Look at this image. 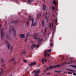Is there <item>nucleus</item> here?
<instances>
[{
	"mask_svg": "<svg viewBox=\"0 0 76 76\" xmlns=\"http://www.w3.org/2000/svg\"><path fill=\"white\" fill-rule=\"evenodd\" d=\"M12 29V31H13V35L15 37H16V30L15 28H14V27L13 26V25H11L10 26V28L9 31V33L10 34L11 32H10V31L11 29Z\"/></svg>",
	"mask_w": 76,
	"mask_h": 76,
	"instance_id": "obj_1",
	"label": "nucleus"
},
{
	"mask_svg": "<svg viewBox=\"0 0 76 76\" xmlns=\"http://www.w3.org/2000/svg\"><path fill=\"white\" fill-rule=\"evenodd\" d=\"M4 28H2L1 31V37L2 38H3V37L4 35V31H3Z\"/></svg>",
	"mask_w": 76,
	"mask_h": 76,
	"instance_id": "obj_2",
	"label": "nucleus"
},
{
	"mask_svg": "<svg viewBox=\"0 0 76 76\" xmlns=\"http://www.w3.org/2000/svg\"><path fill=\"white\" fill-rule=\"evenodd\" d=\"M67 63V62H66L62 64H58L57 65H56L55 67H60V66H63V65H64V64H66V63Z\"/></svg>",
	"mask_w": 76,
	"mask_h": 76,
	"instance_id": "obj_3",
	"label": "nucleus"
},
{
	"mask_svg": "<svg viewBox=\"0 0 76 76\" xmlns=\"http://www.w3.org/2000/svg\"><path fill=\"white\" fill-rule=\"evenodd\" d=\"M38 43L40 44V42H42L43 41L42 38L40 39V38H38L37 39Z\"/></svg>",
	"mask_w": 76,
	"mask_h": 76,
	"instance_id": "obj_4",
	"label": "nucleus"
},
{
	"mask_svg": "<svg viewBox=\"0 0 76 76\" xmlns=\"http://www.w3.org/2000/svg\"><path fill=\"white\" fill-rule=\"evenodd\" d=\"M40 72V70L39 69H37V71H34L33 73H35V74H37V73H39Z\"/></svg>",
	"mask_w": 76,
	"mask_h": 76,
	"instance_id": "obj_5",
	"label": "nucleus"
},
{
	"mask_svg": "<svg viewBox=\"0 0 76 76\" xmlns=\"http://www.w3.org/2000/svg\"><path fill=\"white\" fill-rule=\"evenodd\" d=\"M6 37L7 39H8L9 40H10L11 39V38L10 37L9 35L7 34L6 35Z\"/></svg>",
	"mask_w": 76,
	"mask_h": 76,
	"instance_id": "obj_6",
	"label": "nucleus"
},
{
	"mask_svg": "<svg viewBox=\"0 0 76 76\" xmlns=\"http://www.w3.org/2000/svg\"><path fill=\"white\" fill-rule=\"evenodd\" d=\"M37 25V23L34 22V23H33L31 24V26H36Z\"/></svg>",
	"mask_w": 76,
	"mask_h": 76,
	"instance_id": "obj_7",
	"label": "nucleus"
},
{
	"mask_svg": "<svg viewBox=\"0 0 76 76\" xmlns=\"http://www.w3.org/2000/svg\"><path fill=\"white\" fill-rule=\"evenodd\" d=\"M5 42L7 44V47H10V44H9V42L7 41V40H6Z\"/></svg>",
	"mask_w": 76,
	"mask_h": 76,
	"instance_id": "obj_8",
	"label": "nucleus"
},
{
	"mask_svg": "<svg viewBox=\"0 0 76 76\" xmlns=\"http://www.w3.org/2000/svg\"><path fill=\"white\" fill-rule=\"evenodd\" d=\"M35 64H36V62H32L29 64V66H34V65H35Z\"/></svg>",
	"mask_w": 76,
	"mask_h": 76,
	"instance_id": "obj_9",
	"label": "nucleus"
},
{
	"mask_svg": "<svg viewBox=\"0 0 76 76\" xmlns=\"http://www.w3.org/2000/svg\"><path fill=\"white\" fill-rule=\"evenodd\" d=\"M24 35H25V34H20V36L21 38H25V36Z\"/></svg>",
	"mask_w": 76,
	"mask_h": 76,
	"instance_id": "obj_10",
	"label": "nucleus"
},
{
	"mask_svg": "<svg viewBox=\"0 0 76 76\" xmlns=\"http://www.w3.org/2000/svg\"><path fill=\"white\" fill-rule=\"evenodd\" d=\"M48 53L46 50H45V53H44V56L45 57H47V54H48Z\"/></svg>",
	"mask_w": 76,
	"mask_h": 76,
	"instance_id": "obj_11",
	"label": "nucleus"
},
{
	"mask_svg": "<svg viewBox=\"0 0 76 76\" xmlns=\"http://www.w3.org/2000/svg\"><path fill=\"white\" fill-rule=\"evenodd\" d=\"M26 54V52L25 50H23V51H22V53H21L20 54Z\"/></svg>",
	"mask_w": 76,
	"mask_h": 76,
	"instance_id": "obj_12",
	"label": "nucleus"
},
{
	"mask_svg": "<svg viewBox=\"0 0 76 76\" xmlns=\"http://www.w3.org/2000/svg\"><path fill=\"white\" fill-rule=\"evenodd\" d=\"M53 68L54 69L56 68V67H55L54 66H50L49 67L50 70H51V69H53Z\"/></svg>",
	"mask_w": 76,
	"mask_h": 76,
	"instance_id": "obj_13",
	"label": "nucleus"
},
{
	"mask_svg": "<svg viewBox=\"0 0 76 76\" xmlns=\"http://www.w3.org/2000/svg\"><path fill=\"white\" fill-rule=\"evenodd\" d=\"M41 13L40 12L38 13L37 15L38 18H39V17H41Z\"/></svg>",
	"mask_w": 76,
	"mask_h": 76,
	"instance_id": "obj_14",
	"label": "nucleus"
},
{
	"mask_svg": "<svg viewBox=\"0 0 76 76\" xmlns=\"http://www.w3.org/2000/svg\"><path fill=\"white\" fill-rule=\"evenodd\" d=\"M17 22H18L17 20H13L12 21L11 23H17Z\"/></svg>",
	"mask_w": 76,
	"mask_h": 76,
	"instance_id": "obj_15",
	"label": "nucleus"
},
{
	"mask_svg": "<svg viewBox=\"0 0 76 76\" xmlns=\"http://www.w3.org/2000/svg\"><path fill=\"white\" fill-rule=\"evenodd\" d=\"M43 9H44V10H46V9H47V7L46 6V5H43Z\"/></svg>",
	"mask_w": 76,
	"mask_h": 76,
	"instance_id": "obj_16",
	"label": "nucleus"
},
{
	"mask_svg": "<svg viewBox=\"0 0 76 76\" xmlns=\"http://www.w3.org/2000/svg\"><path fill=\"white\" fill-rule=\"evenodd\" d=\"M47 12H46V13L45 14V15H46V16L45 17V19H46V20H48V18H47Z\"/></svg>",
	"mask_w": 76,
	"mask_h": 76,
	"instance_id": "obj_17",
	"label": "nucleus"
},
{
	"mask_svg": "<svg viewBox=\"0 0 76 76\" xmlns=\"http://www.w3.org/2000/svg\"><path fill=\"white\" fill-rule=\"evenodd\" d=\"M28 37V34H27L26 36V40L25 41V42H26V41H27Z\"/></svg>",
	"mask_w": 76,
	"mask_h": 76,
	"instance_id": "obj_18",
	"label": "nucleus"
},
{
	"mask_svg": "<svg viewBox=\"0 0 76 76\" xmlns=\"http://www.w3.org/2000/svg\"><path fill=\"white\" fill-rule=\"evenodd\" d=\"M69 66H72V67H75V68H76V66H75L73 65H69Z\"/></svg>",
	"mask_w": 76,
	"mask_h": 76,
	"instance_id": "obj_19",
	"label": "nucleus"
},
{
	"mask_svg": "<svg viewBox=\"0 0 76 76\" xmlns=\"http://www.w3.org/2000/svg\"><path fill=\"white\" fill-rule=\"evenodd\" d=\"M15 61V58H13L11 60H10V61Z\"/></svg>",
	"mask_w": 76,
	"mask_h": 76,
	"instance_id": "obj_20",
	"label": "nucleus"
},
{
	"mask_svg": "<svg viewBox=\"0 0 76 76\" xmlns=\"http://www.w3.org/2000/svg\"><path fill=\"white\" fill-rule=\"evenodd\" d=\"M53 3L55 4V5H56L57 4V2L56 1H53Z\"/></svg>",
	"mask_w": 76,
	"mask_h": 76,
	"instance_id": "obj_21",
	"label": "nucleus"
},
{
	"mask_svg": "<svg viewBox=\"0 0 76 76\" xmlns=\"http://www.w3.org/2000/svg\"><path fill=\"white\" fill-rule=\"evenodd\" d=\"M54 72H56V73H61V71H54Z\"/></svg>",
	"mask_w": 76,
	"mask_h": 76,
	"instance_id": "obj_22",
	"label": "nucleus"
},
{
	"mask_svg": "<svg viewBox=\"0 0 76 76\" xmlns=\"http://www.w3.org/2000/svg\"><path fill=\"white\" fill-rule=\"evenodd\" d=\"M42 61V64H44V58H43Z\"/></svg>",
	"mask_w": 76,
	"mask_h": 76,
	"instance_id": "obj_23",
	"label": "nucleus"
},
{
	"mask_svg": "<svg viewBox=\"0 0 76 76\" xmlns=\"http://www.w3.org/2000/svg\"><path fill=\"white\" fill-rule=\"evenodd\" d=\"M33 36L34 39H37V37L36 36H35L33 35Z\"/></svg>",
	"mask_w": 76,
	"mask_h": 76,
	"instance_id": "obj_24",
	"label": "nucleus"
},
{
	"mask_svg": "<svg viewBox=\"0 0 76 76\" xmlns=\"http://www.w3.org/2000/svg\"><path fill=\"white\" fill-rule=\"evenodd\" d=\"M68 70H69V71H72L73 72H74V70L72 69H67Z\"/></svg>",
	"mask_w": 76,
	"mask_h": 76,
	"instance_id": "obj_25",
	"label": "nucleus"
},
{
	"mask_svg": "<svg viewBox=\"0 0 76 76\" xmlns=\"http://www.w3.org/2000/svg\"><path fill=\"white\" fill-rule=\"evenodd\" d=\"M1 63H4V60L3 59H1Z\"/></svg>",
	"mask_w": 76,
	"mask_h": 76,
	"instance_id": "obj_26",
	"label": "nucleus"
},
{
	"mask_svg": "<svg viewBox=\"0 0 76 76\" xmlns=\"http://www.w3.org/2000/svg\"><path fill=\"white\" fill-rule=\"evenodd\" d=\"M50 44L51 47H53V44L50 43Z\"/></svg>",
	"mask_w": 76,
	"mask_h": 76,
	"instance_id": "obj_27",
	"label": "nucleus"
},
{
	"mask_svg": "<svg viewBox=\"0 0 76 76\" xmlns=\"http://www.w3.org/2000/svg\"><path fill=\"white\" fill-rule=\"evenodd\" d=\"M34 48V46L33 45H32V46L31 47V49H33Z\"/></svg>",
	"mask_w": 76,
	"mask_h": 76,
	"instance_id": "obj_28",
	"label": "nucleus"
},
{
	"mask_svg": "<svg viewBox=\"0 0 76 76\" xmlns=\"http://www.w3.org/2000/svg\"><path fill=\"white\" fill-rule=\"evenodd\" d=\"M72 72H68V74H69V75H71V74H72Z\"/></svg>",
	"mask_w": 76,
	"mask_h": 76,
	"instance_id": "obj_29",
	"label": "nucleus"
},
{
	"mask_svg": "<svg viewBox=\"0 0 76 76\" xmlns=\"http://www.w3.org/2000/svg\"><path fill=\"white\" fill-rule=\"evenodd\" d=\"M31 21H32V23H34V19H31Z\"/></svg>",
	"mask_w": 76,
	"mask_h": 76,
	"instance_id": "obj_30",
	"label": "nucleus"
},
{
	"mask_svg": "<svg viewBox=\"0 0 76 76\" xmlns=\"http://www.w3.org/2000/svg\"><path fill=\"white\" fill-rule=\"evenodd\" d=\"M50 69V68L47 67L46 69V70H48Z\"/></svg>",
	"mask_w": 76,
	"mask_h": 76,
	"instance_id": "obj_31",
	"label": "nucleus"
},
{
	"mask_svg": "<svg viewBox=\"0 0 76 76\" xmlns=\"http://www.w3.org/2000/svg\"><path fill=\"white\" fill-rule=\"evenodd\" d=\"M12 49H13V47H11V48H10V50L11 51H12Z\"/></svg>",
	"mask_w": 76,
	"mask_h": 76,
	"instance_id": "obj_32",
	"label": "nucleus"
},
{
	"mask_svg": "<svg viewBox=\"0 0 76 76\" xmlns=\"http://www.w3.org/2000/svg\"><path fill=\"white\" fill-rule=\"evenodd\" d=\"M55 23H57V18H56V20L55 22Z\"/></svg>",
	"mask_w": 76,
	"mask_h": 76,
	"instance_id": "obj_33",
	"label": "nucleus"
},
{
	"mask_svg": "<svg viewBox=\"0 0 76 76\" xmlns=\"http://www.w3.org/2000/svg\"><path fill=\"white\" fill-rule=\"evenodd\" d=\"M23 61L25 63H27V61H26V60H23Z\"/></svg>",
	"mask_w": 76,
	"mask_h": 76,
	"instance_id": "obj_34",
	"label": "nucleus"
},
{
	"mask_svg": "<svg viewBox=\"0 0 76 76\" xmlns=\"http://www.w3.org/2000/svg\"><path fill=\"white\" fill-rule=\"evenodd\" d=\"M39 76V74H34V76Z\"/></svg>",
	"mask_w": 76,
	"mask_h": 76,
	"instance_id": "obj_35",
	"label": "nucleus"
},
{
	"mask_svg": "<svg viewBox=\"0 0 76 76\" xmlns=\"http://www.w3.org/2000/svg\"><path fill=\"white\" fill-rule=\"evenodd\" d=\"M28 3H31V0H28Z\"/></svg>",
	"mask_w": 76,
	"mask_h": 76,
	"instance_id": "obj_36",
	"label": "nucleus"
},
{
	"mask_svg": "<svg viewBox=\"0 0 76 76\" xmlns=\"http://www.w3.org/2000/svg\"><path fill=\"white\" fill-rule=\"evenodd\" d=\"M47 50L48 52H51V50Z\"/></svg>",
	"mask_w": 76,
	"mask_h": 76,
	"instance_id": "obj_37",
	"label": "nucleus"
},
{
	"mask_svg": "<svg viewBox=\"0 0 76 76\" xmlns=\"http://www.w3.org/2000/svg\"><path fill=\"white\" fill-rule=\"evenodd\" d=\"M45 62H47V59H46V58L45 59Z\"/></svg>",
	"mask_w": 76,
	"mask_h": 76,
	"instance_id": "obj_38",
	"label": "nucleus"
},
{
	"mask_svg": "<svg viewBox=\"0 0 76 76\" xmlns=\"http://www.w3.org/2000/svg\"><path fill=\"white\" fill-rule=\"evenodd\" d=\"M52 27H53V26H54V24H53V23H52Z\"/></svg>",
	"mask_w": 76,
	"mask_h": 76,
	"instance_id": "obj_39",
	"label": "nucleus"
},
{
	"mask_svg": "<svg viewBox=\"0 0 76 76\" xmlns=\"http://www.w3.org/2000/svg\"><path fill=\"white\" fill-rule=\"evenodd\" d=\"M29 22H27L26 23V25H29Z\"/></svg>",
	"mask_w": 76,
	"mask_h": 76,
	"instance_id": "obj_40",
	"label": "nucleus"
},
{
	"mask_svg": "<svg viewBox=\"0 0 76 76\" xmlns=\"http://www.w3.org/2000/svg\"><path fill=\"white\" fill-rule=\"evenodd\" d=\"M46 31H47V28H45V33L46 32Z\"/></svg>",
	"mask_w": 76,
	"mask_h": 76,
	"instance_id": "obj_41",
	"label": "nucleus"
},
{
	"mask_svg": "<svg viewBox=\"0 0 76 76\" xmlns=\"http://www.w3.org/2000/svg\"><path fill=\"white\" fill-rule=\"evenodd\" d=\"M35 36H38V34L37 33H35Z\"/></svg>",
	"mask_w": 76,
	"mask_h": 76,
	"instance_id": "obj_42",
	"label": "nucleus"
},
{
	"mask_svg": "<svg viewBox=\"0 0 76 76\" xmlns=\"http://www.w3.org/2000/svg\"><path fill=\"white\" fill-rule=\"evenodd\" d=\"M73 75H74V76H76V74L75 73H73Z\"/></svg>",
	"mask_w": 76,
	"mask_h": 76,
	"instance_id": "obj_43",
	"label": "nucleus"
},
{
	"mask_svg": "<svg viewBox=\"0 0 76 76\" xmlns=\"http://www.w3.org/2000/svg\"><path fill=\"white\" fill-rule=\"evenodd\" d=\"M1 66H2V67H4V64H3L2 65H1Z\"/></svg>",
	"mask_w": 76,
	"mask_h": 76,
	"instance_id": "obj_44",
	"label": "nucleus"
},
{
	"mask_svg": "<svg viewBox=\"0 0 76 76\" xmlns=\"http://www.w3.org/2000/svg\"><path fill=\"white\" fill-rule=\"evenodd\" d=\"M51 24H52L51 23H50V28H51Z\"/></svg>",
	"mask_w": 76,
	"mask_h": 76,
	"instance_id": "obj_45",
	"label": "nucleus"
},
{
	"mask_svg": "<svg viewBox=\"0 0 76 76\" xmlns=\"http://www.w3.org/2000/svg\"><path fill=\"white\" fill-rule=\"evenodd\" d=\"M39 45H37L36 47V48H37L38 47H39Z\"/></svg>",
	"mask_w": 76,
	"mask_h": 76,
	"instance_id": "obj_46",
	"label": "nucleus"
},
{
	"mask_svg": "<svg viewBox=\"0 0 76 76\" xmlns=\"http://www.w3.org/2000/svg\"><path fill=\"white\" fill-rule=\"evenodd\" d=\"M52 9H53V10H54V6H52Z\"/></svg>",
	"mask_w": 76,
	"mask_h": 76,
	"instance_id": "obj_47",
	"label": "nucleus"
},
{
	"mask_svg": "<svg viewBox=\"0 0 76 76\" xmlns=\"http://www.w3.org/2000/svg\"><path fill=\"white\" fill-rule=\"evenodd\" d=\"M33 47H34H34H37V45H33Z\"/></svg>",
	"mask_w": 76,
	"mask_h": 76,
	"instance_id": "obj_48",
	"label": "nucleus"
},
{
	"mask_svg": "<svg viewBox=\"0 0 76 76\" xmlns=\"http://www.w3.org/2000/svg\"><path fill=\"white\" fill-rule=\"evenodd\" d=\"M50 72H48V73H47V75H50Z\"/></svg>",
	"mask_w": 76,
	"mask_h": 76,
	"instance_id": "obj_49",
	"label": "nucleus"
},
{
	"mask_svg": "<svg viewBox=\"0 0 76 76\" xmlns=\"http://www.w3.org/2000/svg\"><path fill=\"white\" fill-rule=\"evenodd\" d=\"M42 24H43V23H44V20H42Z\"/></svg>",
	"mask_w": 76,
	"mask_h": 76,
	"instance_id": "obj_50",
	"label": "nucleus"
},
{
	"mask_svg": "<svg viewBox=\"0 0 76 76\" xmlns=\"http://www.w3.org/2000/svg\"><path fill=\"white\" fill-rule=\"evenodd\" d=\"M3 73V71H1V72L0 73V74H1V73Z\"/></svg>",
	"mask_w": 76,
	"mask_h": 76,
	"instance_id": "obj_51",
	"label": "nucleus"
},
{
	"mask_svg": "<svg viewBox=\"0 0 76 76\" xmlns=\"http://www.w3.org/2000/svg\"><path fill=\"white\" fill-rule=\"evenodd\" d=\"M47 55H48V57H50V54H47Z\"/></svg>",
	"mask_w": 76,
	"mask_h": 76,
	"instance_id": "obj_52",
	"label": "nucleus"
},
{
	"mask_svg": "<svg viewBox=\"0 0 76 76\" xmlns=\"http://www.w3.org/2000/svg\"><path fill=\"white\" fill-rule=\"evenodd\" d=\"M1 26H2V24H0V27H1Z\"/></svg>",
	"mask_w": 76,
	"mask_h": 76,
	"instance_id": "obj_53",
	"label": "nucleus"
},
{
	"mask_svg": "<svg viewBox=\"0 0 76 76\" xmlns=\"http://www.w3.org/2000/svg\"><path fill=\"white\" fill-rule=\"evenodd\" d=\"M71 63V62H69L68 63V64H70V63Z\"/></svg>",
	"mask_w": 76,
	"mask_h": 76,
	"instance_id": "obj_54",
	"label": "nucleus"
},
{
	"mask_svg": "<svg viewBox=\"0 0 76 76\" xmlns=\"http://www.w3.org/2000/svg\"><path fill=\"white\" fill-rule=\"evenodd\" d=\"M7 47L8 48V50H10V47Z\"/></svg>",
	"mask_w": 76,
	"mask_h": 76,
	"instance_id": "obj_55",
	"label": "nucleus"
},
{
	"mask_svg": "<svg viewBox=\"0 0 76 76\" xmlns=\"http://www.w3.org/2000/svg\"><path fill=\"white\" fill-rule=\"evenodd\" d=\"M42 26H44V23H43L42 24Z\"/></svg>",
	"mask_w": 76,
	"mask_h": 76,
	"instance_id": "obj_56",
	"label": "nucleus"
},
{
	"mask_svg": "<svg viewBox=\"0 0 76 76\" xmlns=\"http://www.w3.org/2000/svg\"><path fill=\"white\" fill-rule=\"evenodd\" d=\"M1 71H3V69H1Z\"/></svg>",
	"mask_w": 76,
	"mask_h": 76,
	"instance_id": "obj_57",
	"label": "nucleus"
},
{
	"mask_svg": "<svg viewBox=\"0 0 76 76\" xmlns=\"http://www.w3.org/2000/svg\"><path fill=\"white\" fill-rule=\"evenodd\" d=\"M28 18H31V16H30V15H29V17H28Z\"/></svg>",
	"mask_w": 76,
	"mask_h": 76,
	"instance_id": "obj_58",
	"label": "nucleus"
},
{
	"mask_svg": "<svg viewBox=\"0 0 76 76\" xmlns=\"http://www.w3.org/2000/svg\"><path fill=\"white\" fill-rule=\"evenodd\" d=\"M9 76H12V75H9Z\"/></svg>",
	"mask_w": 76,
	"mask_h": 76,
	"instance_id": "obj_59",
	"label": "nucleus"
},
{
	"mask_svg": "<svg viewBox=\"0 0 76 76\" xmlns=\"http://www.w3.org/2000/svg\"><path fill=\"white\" fill-rule=\"evenodd\" d=\"M28 36H31V35L30 34H28Z\"/></svg>",
	"mask_w": 76,
	"mask_h": 76,
	"instance_id": "obj_60",
	"label": "nucleus"
},
{
	"mask_svg": "<svg viewBox=\"0 0 76 76\" xmlns=\"http://www.w3.org/2000/svg\"><path fill=\"white\" fill-rule=\"evenodd\" d=\"M46 72V71L45 70L44 71V72Z\"/></svg>",
	"mask_w": 76,
	"mask_h": 76,
	"instance_id": "obj_61",
	"label": "nucleus"
},
{
	"mask_svg": "<svg viewBox=\"0 0 76 76\" xmlns=\"http://www.w3.org/2000/svg\"><path fill=\"white\" fill-rule=\"evenodd\" d=\"M33 35H30V36H33Z\"/></svg>",
	"mask_w": 76,
	"mask_h": 76,
	"instance_id": "obj_62",
	"label": "nucleus"
},
{
	"mask_svg": "<svg viewBox=\"0 0 76 76\" xmlns=\"http://www.w3.org/2000/svg\"><path fill=\"white\" fill-rule=\"evenodd\" d=\"M70 59H72V58H70Z\"/></svg>",
	"mask_w": 76,
	"mask_h": 76,
	"instance_id": "obj_63",
	"label": "nucleus"
},
{
	"mask_svg": "<svg viewBox=\"0 0 76 76\" xmlns=\"http://www.w3.org/2000/svg\"><path fill=\"white\" fill-rule=\"evenodd\" d=\"M42 74H43V75H44V73H42Z\"/></svg>",
	"mask_w": 76,
	"mask_h": 76,
	"instance_id": "obj_64",
	"label": "nucleus"
}]
</instances>
